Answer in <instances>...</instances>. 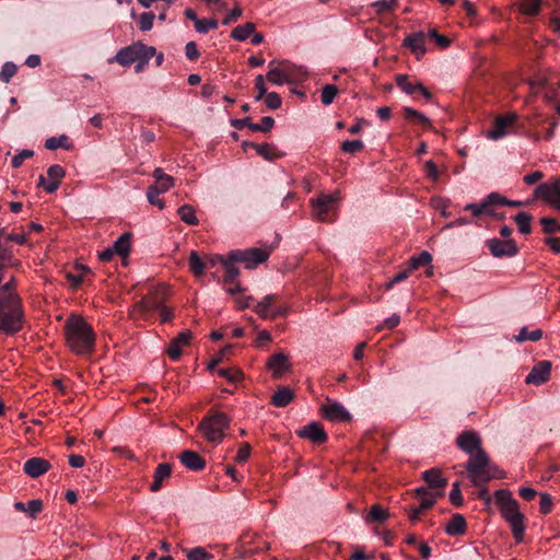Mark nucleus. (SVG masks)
I'll return each instance as SVG.
<instances>
[{"label": "nucleus", "mask_w": 560, "mask_h": 560, "mask_svg": "<svg viewBox=\"0 0 560 560\" xmlns=\"http://www.w3.org/2000/svg\"><path fill=\"white\" fill-rule=\"evenodd\" d=\"M67 346L77 354H90L94 349L95 334L83 318L71 316L66 322Z\"/></svg>", "instance_id": "f257e3e1"}, {"label": "nucleus", "mask_w": 560, "mask_h": 560, "mask_svg": "<svg viewBox=\"0 0 560 560\" xmlns=\"http://www.w3.org/2000/svg\"><path fill=\"white\" fill-rule=\"evenodd\" d=\"M155 54V47L137 42L119 49L109 62L116 61L124 67L137 63L135 71L140 73L145 69L150 59L153 58Z\"/></svg>", "instance_id": "f03ea898"}, {"label": "nucleus", "mask_w": 560, "mask_h": 560, "mask_svg": "<svg viewBox=\"0 0 560 560\" xmlns=\"http://www.w3.org/2000/svg\"><path fill=\"white\" fill-rule=\"evenodd\" d=\"M307 71L288 60H271L268 63L267 80L275 85L291 84L303 81Z\"/></svg>", "instance_id": "7ed1b4c3"}, {"label": "nucleus", "mask_w": 560, "mask_h": 560, "mask_svg": "<svg viewBox=\"0 0 560 560\" xmlns=\"http://www.w3.org/2000/svg\"><path fill=\"white\" fill-rule=\"evenodd\" d=\"M495 501L500 506L502 516L511 525L513 535L517 542L523 540L524 516L518 510V504L508 490H498L494 493Z\"/></svg>", "instance_id": "20e7f679"}, {"label": "nucleus", "mask_w": 560, "mask_h": 560, "mask_svg": "<svg viewBox=\"0 0 560 560\" xmlns=\"http://www.w3.org/2000/svg\"><path fill=\"white\" fill-rule=\"evenodd\" d=\"M466 469L468 478L475 486H481L495 477L490 468L489 456L483 450L469 455Z\"/></svg>", "instance_id": "39448f33"}, {"label": "nucleus", "mask_w": 560, "mask_h": 560, "mask_svg": "<svg viewBox=\"0 0 560 560\" xmlns=\"http://www.w3.org/2000/svg\"><path fill=\"white\" fill-rule=\"evenodd\" d=\"M229 424L230 419L226 415L214 412L206 417L198 425V429L209 442L218 444L223 440L224 431L229 428Z\"/></svg>", "instance_id": "423d86ee"}, {"label": "nucleus", "mask_w": 560, "mask_h": 560, "mask_svg": "<svg viewBox=\"0 0 560 560\" xmlns=\"http://www.w3.org/2000/svg\"><path fill=\"white\" fill-rule=\"evenodd\" d=\"M339 199L338 191L320 194L317 198L311 199L314 218L323 222L330 221V214L336 210Z\"/></svg>", "instance_id": "0eeeda50"}, {"label": "nucleus", "mask_w": 560, "mask_h": 560, "mask_svg": "<svg viewBox=\"0 0 560 560\" xmlns=\"http://www.w3.org/2000/svg\"><path fill=\"white\" fill-rule=\"evenodd\" d=\"M270 256L269 248L252 247L247 249H234L229 252L231 260L244 264L245 268L253 269L259 264H262Z\"/></svg>", "instance_id": "6e6552de"}, {"label": "nucleus", "mask_w": 560, "mask_h": 560, "mask_svg": "<svg viewBox=\"0 0 560 560\" xmlns=\"http://www.w3.org/2000/svg\"><path fill=\"white\" fill-rule=\"evenodd\" d=\"M276 294L264 296L262 300L255 305L254 312L262 319H275L276 317L285 316L288 307L276 304Z\"/></svg>", "instance_id": "1a4fd4ad"}, {"label": "nucleus", "mask_w": 560, "mask_h": 560, "mask_svg": "<svg viewBox=\"0 0 560 560\" xmlns=\"http://www.w3.org/2000/svg\"><path fill=\"white\" fill-rule=\"evenodd\" d=\"M322 416L332 422H348L351 420V413L343 405L330 398H326V404L320 406Z\"/></svg>", "instance_id": "9d476101"}, {"label": "nucleus", "mask_w": 560, "mask_h": 560, "mask_svg": "<svg viewBox=\"0 0 560 560\" xmlns=\"http://www.w3.org/2000/svg\"><path fill=\"white\" fill-rule=\"evenodd\" d=\"M535 195L545 199L555 209L560 210V178L539 185L535 189Z\"/></svg>", "instance_id": "9b49d317"}, {"label": "nucleus", "mask_w": 560, "mask_h": 560, "mask_svg": "<svg viewBox=\"0 0 560 560\" xmlns=\"http://www.w3.org/2000/svg\"><path fill=\"white\" fill-rule=\"evenodd\" d=\"M47 175L49 177L48 180L43 175L39 176L37 186L52 194L59 188L60 180L65 177L66 172L62 166L55 164L48 167Z\"/></svg>", "instance_id": "f8f14e48"}, {"label": "nucleus", "mask_w": 560, "mask_h": 560, "mask_svg": "<svg viewBox=\"0 0 560 560\" xmlns=\"http://www.w3.org/2000/svg\"><path fill=\"white\" fill-rule=\"evenodd\" d=\"M517 116L510 114L508 116H499L494 120L493 128L487 132V137L491 140H500L510 132V128L516 121Z\"/></svg>", "instance_id": "ddd939ff"}, {"label": "nucleus", "mask_w": 560, "mask_h": 560, "mask_svg": "<svg viewBox=\"0 0 560 560\" xmlns=\"http://www.w3.org/2000/svg\"><path fill=\"white\" fill-rule=\"evenodd\" d=\"M487 245L494 257H512L517 253V247L512 240L491 238Z\"/></svg>", "instance_id": "4468645a"}, {"label": "nucleus", "mask_w": 560, "mask_h": 560, "mask_svg": "<svg viewBox=\"0 0 560 560\" xmlns=\"http://www.w3.org/2000/svg\"><path fill=\"white\" fill-rule=\"evenodd\" d=\"M551 362L544 360L533 366L530 372L525 378L526 384L541 385L550 377Z\"/></svg>", "instance_id": "2eb2a0df"}, {"label": "nucleus", "mask_w": 560, "mask_h": 560, "mask_svg": "<svg viewBox=\"0 0 560 560\" xmlns=\"http://www.w3.org/2000/svg\"><path fill=\"white\" fill-rule=\"evenodd\" d=\"M457 446L465 453L471 455L481 448V440L479 435L474 431H465L457 438Z\"/></svg>", "instance_id": "dca6fc26"}, {"label": "nucleus", "mask_w": 560, "mask_h": 560, "mask_svg": "<svg viewBox=\"0 0 560 560\" xmlns=\"http://www.w3.org/2000/svg\"><path fill=\"white\" fill-rule=\"evenodd\" d=\"M298 435L302 439L312 441L315 444H322L327 440V433L318 422H311L298 431Z\"/></svg>", "instance_id": "f3484780"}, {"label": "nucleus", "mask_w": 560, "mask_h": 560, "mask_svg": "<svg viewBox=\"0 0 560 560\" xmlns=\"http://www.w3.org/2000/svg\"><path fill=\"white\" fill-rule=\"evenodd\" d=\"M266 366L273 378H279L290 369L288 355L283 352L275 353L268 359Z\"/></svg>", "instance_id": "a211bd4d"}, {"label": "nucleus", "mask_w": 560, "mask_h": 560, "mask_svg": "<svg viewBox=\"0 0 560 560\" xmlns=\"http://www.w3.org/2000/svg\"><path fill=\"white\" fill-rule=\"evenodd\" d=\"M396 83L406 94L412 95L416 92H420L427 100H431L432 97V94L425 86H423L421 82H409V78L407 74H398L396 77Z\"/></svg>", "instance_id": "6ab92c4d"}, {"label": "nucleus", "mask_w": 560, "mask_h": 560, "mask_svg": "<svg viewBox=\"0 0 560 560\" xmlns=\"http://www.w3.org/2000/svg\"><path fill=\"white\" fill-rule=\"evenodd\" d=\"M423 479L428 483L431 491L436 494H443V490L447 485V480L442 477V472L438 468H431L423 472Z\"/></svg>", "instance_id": "aec40b11"}, {"label": "nucleus", "mask_w": 560, "mask_h": 560, "mask_svg": "<svg viewBox=\"0 0 560 560\" xmlns=\"http://www.w3.org/2000/svg\"><path fill=\"white\" fill-rule=\"evenodd\" d=\"M50 463L42 457H32L24 463V472L31 478H37L50 468Z\"/></svg>", "instance_id": "412c9836"}, {"label": "nucleus", "mask_w": 560, "mask_h": 560, "mask_svg": "<svg viewBox=\"0 0 560 560\" xmlns=\"http://www.w3.org/2000/svg\"><path fill=\"white\" fill-rule=\"evenodd\" d=\"M152 176L154 177L155 183L148 188L151 191L164 194L174 185V178L166 174L161 167L155 168Z\"/></svg>", "instance_id": "4be33fe9"}, {"label": "nucleus", "mask_w": 560, "mask_h": 560, "mask_svg": "<svg viewBox=\"0 0 560 560\" xmlns=\"http://www.w3.org/2000/svg\"><path fill=\"white\" fill-rule=\"evenodd\" d=\"M191 334L188 330L182 331L176 338H174L167 348V354L173 360L179 359L183 352V348L189 343Z\"/></svg>", "instance_id": "5701e85b"}, {"label": "nucleus", "mask_w": 560, "mask_h": 560, "mask_svg": "<svg viewBox=\"0 0 560 560\" xmlns=\"http://www.w3.org/2000/svg\"><path fill=\"white\" fill-rule=\"evenodd\" d=\"M180 463L189 470L198 471L205 468V459L196 452L186 450L178 456Z\"/></svg>", "instance_id": "b1692460"}, {"label": "nucleus", "mask_w": 560, "mask_h": 560, "mask_svg": "<svg viewBox=\"0 0 560 560\" xmlns=\"http://www.w3.org/2000/svg\"><path fill=\"white\" fill-rule=\"evenodd\" d=\"M172 474V466L168 463L160 464L153 474V482L150 486L152 492H158L163 487L164 480L168 479Z\"/></svg>", "instance_id": "393cba45"}, {"label": "nucleus", "mask_w": 560, "mask_h": 560, "mask_svg": "<svg viewBox=\"0 0 560 560\" xmlns=\"http://www.w3.org/2000/svg\"><path fill=\"white\" fill-rule=\"evenodd\" d=\"M405 45L420 59L425 52L424 34L415 33L406 37Z\"/></svg>", "instance_id": "a878e982"}, {"label": "nucleus", "mask_w": 560, "mask_h": 560, "mask_svg": "<svg viewBox=\"0 0 560 560\" xmlns=\"http://www.w3.org/2000/svg\"><path fill=\"white\" fill-rule=\"evenodd\" d=\"M445 532L450 536H458L466 532V521L462 514H454L445 526Z\"/></svg>", "instance_id": "bb28decb"}, {"label": "nucleus", "mask_w": 560, "mask_h": 560, "mask_svg": "<svg viewBox=\"0 0 560 560\" xmlns=\"http://www.w3.org/2000/svg\"><path fill=\"white\" fill-rule=\"evenodd\" d=\"M293 392L284 386H281L271 397V402L278 408L288 406L293 399Z\"/></svg>", "instance_id": "cd10ccee"}, {"label": "nucleus", "mask_w": 560, "mask_h": 560, "mask_svg": "<svg viewBox=\"0 0 560 560\" xmlns=\"http://www.w3.org/2000/svg\"><path fill=\"white\" fill-rule=\"evenodd\" d=\"M162 302L153 295L144 296L141 301H139L135 308L139 311L142 315L151 313L153 311L160 310Z\"/></svg>", "instance_id": "c85d7f7f"}, {"label": "nucleus", "mask_w": 560, "mask_h": 560, "mask_svg": "<svg viewBox=\"0 0 560 560\" xmlns=\"http://www.w3.org/2000/svg\"><path fill=\"white\" fill-rule=\"evenodd\" d=\"M11 285H12V281H10L9 283H5L4 285L0 287V294H1V300H4V298L7 296H14L18 299L19 301V306H20V311H21V318H20V322L18 323V328L15 329V334L21 331L22 328H23V325H24V322H25V314H24V308H23V303H22V300L21 298L19 296V294L14 291H11Z\"/></svg>", "instance_id": "c756f323"}, {"label": "nucleus", "mask_w": 560, "mask_h": 560, "mask_svg": "<svg viewBox=\"0 0 560 560\" xmlns=\"http://www.w3.org/2000/svg\"><path fill=\"white\" fill-rule=\"evenodd\" d=\"M14 509L19 512L27 513L32 518H35L36 515L43 510V502L39 499L31 500L27 504L23 502H15Z\"/></svg>", "instance_id": "7c9ffc66"}, {"label": "nucleus", "mask_w": 560, "mask_h": 560, "mask_svg": "<svg viewBox=\"0 0 560 560\" xmlns=\"http://www.w3.org/2000/svg\"><path fill=\"white\" fill-rule=\"evenodd\" d=\"M255 32V24L252 23V22H246L245 24L243 25H238L236 26L232 33H231V37L234 39V40H237V42H244L252 34H254Z\"/></svg>", "instance_id": "2f4dec72"}, {"label": "nucleus", "mask_w": 560, "mask_h": 560, "mask_svg": "<svg viewBox=\"0 0 560 560\" xmlns=\"http://www.w3.org/2000/svg\"><path fill=\"white\" fill-rule=\"evenodd\" d=\"M112 247L116 255L126 258L130 250V234L124 233L120 235Z\"/></svg>", "instance_id": "473e14b6"}, {"label": "nucleus", "mask_w": 560, "mask_h": 560, "mask_svg": "<svg viewBox=\"0 0 560 560\" xmlns=\"http://www.w3.org/2000/svg\"><path fill=\"white\" fill-rule=\"evenodd\" d=\"M235 262H237V261L236 260H231L230 257H229V253H228L225 255V260H224V264L222 266L224 271H225V275H224V282L225 283H233L235 281V279L238 277L240 270L234 265Z\"/></svg>", "instance_id": "72a5a7b5"}, {"label": "nucleus", "mask_w": 560, "mask_h": 560, "mask_svg": "<svg viewBox=\"0 0 560 560\" xmlns=\"http://www.w3.org/2000/svg\"><path fill=\"white\" fill-rule=\"evenodd\" d=\"M542 338V330L541 329H534L529 331L527 327H522L516 336H514V339L516 342H524V341H538Z\"/></svg>", "instance_id": "f704fd0d"}, {"label": "nucleus", "mask_w": 560, "mask_h": 560, "mask_svg": "<svg viewBox=\"0 0 560 560\" xmlns=\"http://www.w3.org/2000/svg\"><path fill=\"white\" fill-rule=\"evenodd\" d=\"M189 268L196 277L203 275L206 262L199 257L198 253L192 250L188 259Z\"/></svg>", "instance_id": "c9c22d12"}, {"label": "nucleus", "mask_w": 560, "mask_h": 560, "mask_svg": "<svg viewBox=\"0 0 560 560\" xmlns=\"http://www.w3.org/2000/svg\"><path fill=\"white\" fill-rule=\"evenodd\" d=\"M177 213L180 220L189 225H197L198 219L195 213V209L189 205H184L178 208Z\"/></svg>", "instance_id": "e433bc0d"}, {"label": "nucleus", "mask_w": 560, "mask_h": 560, "mask_svg": "<svg viewBox=\"0 0 560 560\" xmlns=\"http://www.w3.org/2000/svg\"><path fill=\"white\" fill-rule=\"evenodd\" d=\"M89 271V268L84 265H77L73 271L67 272L68 280L72 283V287H78L83 280L84 275Z\"/></svg>", "instance_id": "4c0bfd02"}, {"label": "nucleus", "mask_w": 560, "mask_h": 560, "mask_svg": "<svg viewBox=\"0 0 560 560\" xmlns=\"http://www.w3.org/2000/svg\"><path fill=\"white\" fill-rule=\"evenodd\" d=\"M45 147L48 149V150H56L58 148H63V149H70L71 145L69 143V139L66 135H61L59 137H50L46 140L45 142Z\"/></svg>", "instance_id": "58836bf2"}, {"label": "nucleus", "mask_w": 560, "mask_h": 560, "mask_svg": "<svg viewBox=\"0 0 560 560\" xmlns=\"http://www.w3.org/2000/svg\"><path fill=\"white\" fill-rule=\"evenodd\" d=\"M404 113L406 119L413 120L418 124H421L423 126L429 127L430 126V119L422 113L411 108V107H404Z\"/></svg>", "instance_id": "ea45409f"}, {"label": "nucleus", "mask_w": 560, "mask_h": 560, "mask_svg": "<svg viewBox=\"0 0 560 560\" xmlns=\"http://www.w3.org/2000/svg\"><path fill=\"white\" fill-rule=\"evenodd\" d=\"M431 260V254L429 252L423 250L420 255L410 258L409 270H416L421 266L430 265Z\"/></svg>", "instance_id": "a19ab883"}, {"label": "nucleus", "mask_w": 560, "mask_h": 560, "mask_svg": "<svg viewBox=\"0 0 560 560\" xmlns=\"http://www.w3.org/2000/svg\"><path fill=\"white\" fill-rule=\"evenodd\" d=\"M188 560H211L212 555L207 552L203 547H195L191 549H184Z\"/></svg>", "instance_id": "79ce46f5"}, {"label": "nucleus", "mask_w": 560, "mask_h": 560, "mask_svg": "<svg viewBox=\"0 0 560 560\" xmlns=\"http://www.w3.org/2000/svg\"><path fill=\"white\" fill-rule=\"evenodd\" d=\"M254 147L256 149V152L267 161H273L280 156L276 149L268 143L254 144Z\"/></svg>", "instance_id": "37998d69"}, {"label": "nucleus", "mask_w": 560, "mask_h": 560, "mask_svg": "<svg viewBox=\"0 0 560 560\" xmlns=\"http://www.w3.org/2000/svg\"><path fill=\"white\" fill-rule=\"evenodd\" d=\"M532 215L526 212H520L515 215V222L522 234H528L532 231L530 228Z\"/></svg>", "instance_id": "c03bdc74"}, {"label": "nucleus", "mask_w": 560, "mask_h": 560, "mask_svg": "<svg viewBox=\"0 0 560 560\" xmlns=\"http://www.w3.org/2000/svg\"><path fill=\"white\" fill-rule=\"evenodd\" d=\"M541 0H523L521 12L526 15H537L540 12Z\"/></svg>", "instance_id": "a18cd8bd"}, {"label": "nucleus", "mask_w": 560, "mask_h": 560, "mask_svg": "<svg viewBox=\"0 0 560 560\" xmlns=\"http://www.w3.org/2000/svg\"><path fill=\"white\" fill-rule=\"evenodd\" d=\"M387 511L384 510L381 505H373L370 510V513L365 517L366 522H380L383 523L387 518Z\"/></svg>", "instance_id": "49530a36"}, {"label": "nucleus", "mask_w": 560, "mask_h": 560, "mask_svg": "<svg viewBox=\"0 0 560 560\" xmlns=\"http://www.w3.org/2000/svg\"><path fill=\"white\" fill-rule=\"evenodd\" d=\"M398 0H377L372 3L376 13L381 14L386 11H392L397 7Z\"/></svg>", "instance_id": "de8ad7c7"}, {"label": "nucleus", "mask_w": 560, "mask_h": 560, "mask_svg": "<svg viewBox=\"0 0 560 560\" xmlns=\"http://www.w3.org/2000/svg\"><path fill=\"white\" fill-rule=\"evenodd\" d=\"M466 211H471L475 217H479L480 214H491V210L488 209L485 200L479 203H468L464 208Z\"/></svg>", "instance_id": "09e8293b"}, {"label": "nucleus", "mask_w": 560, "mask_h": 560, "mask_svg": "<svg viewBox=\"0 0 560 560\" xmlns=\"http://www.w3.org/2000/svg\"><path fill=\"white\" fill-rule=\"evenodd\" d=\"M275 120L272 117L266 116L262 117L261 121L258 124L252 122L249 125V129L253 131L267 132L273 127Z\"/></svg>", "instance_id": "8fccbe9b"}, {"label": "nucleus", "mask_w": 560, "mask_h": 560, "mask_svg": "<svg viewBox=\"0 0 560 560\" xmlns=\"http://www.w3.org/2000/svg\"><path fill=\"white\" fill-rule=\"evenodd\" d=\"M217 27L218 21L215 19H200V21H197L195 30L198 33L205 34L210 30H215Z\"/></svg>", "instance_id": "3c124183"}, {"label": "nucleus", "mask_w": 560, "mask_h": 560, "mask_svg": "<svg viewBox=\"0 0 560 560\" xmlns=\"http://www.w3.org/2000/svg\"><path fill=\"white\" fill-rule=\"evenodd\" d=\"M337 88L332 84H327L322 90V103L324 105H329L332 103L335 96L337 95Z\"/></svg>", "instance_id": "603ef678"}, {"label": "nucleus", "mask_w": 560, "mask_h": 560, "mask_svg": "<svg viewBox=\"0 0 560 560\" xmlns=\"http://www.w3.org/2000/svg\"><path fill=\"white\" fill-rule=\"evenodd\" d=\"M217 373L230 383H236L242 378V373L236 369H219Z\"/></svg>", "instance_id": "864d4df0"}, {"label": "nucleus", "mask_w": 560, "mask_h": 560, "mask_svg": "<svg viewBox=\"0 0 560 560\" xmlns=\"http://www.w3.org/2000/svg\"><path fill=\"white\" fill-rule=\"evenodd\" d=\"M16 73V66L13 62H5L0 71V80L8 83Z\"/></svg>", "instance_id": "5fc2aeb1"}, {"label": "nucleus", "mask_w": 560, "mask_h": 560, "mask_svg": "<svg viewBox=\"0 0 560 560\" xmlns=\"http://www.w3.org/2000/svg\"><path fill=\"white\" fill-rule=\"evenodd\" d=\"M265 104L270 109H278L281 107L282 100L277 92L267 93L265 96Z\"/></svg>", "instance_id": "6e6d98bb"}, {"label": "nucleus", "mask_w": 560, "mask_h": 560, "mask_svg": "<svg viewBox=\"0 0 560 560\" xmlns=\"http://www.w3.org/2000/svg\"><path fill=\"white\" fill-rule=\"evenodd\" d=\"M155 15L152 12H144L140 15L139 27L143 32H148L153 27Z\"/></svg>", "instance_id": "4d7b16f0"}, {"label": "nucleus", "mask_w": 560, "mask_h": 560, "mask_svg": "<svg viewBox=\"0 0 560 560\" xmlns=\"http://www.w3.org/2000/svg\"><path fill=\"white\" fill-rule=\"evenodd\" d=\"M33 155H34L33 150L24 149V150L20 151L11 160L12 167H14V168L20 167L26 159H30Z\"/></svg>", "instance_id": "13d9d810"}, {"label": "nucleus", "mask_w": 560, "mask_h": 560, "mask_svg": "<svg viewBox=\"0 0 560 560\" xmlns=\"http://www.w3.org/2000/svg\"><path fill=\"white\" fill-rule=\"evenodd\" d=\"M364 147L361 140H346L341 143V150L347 153H355Z\"/></svg>", "instance_id": "bf43d9fd"}, {"label": "nucleus", "mask_w": 560, "mask_h": 560, "mask_svg": "<svg viewBox=\"0 0 560 560\" xmlns=\"http://www.w3.org/2000/svg\"><path fill=\"white\" fill-rule=\"evenodd\" d=\"M450 501L452 504L456 506H460L463 504V497L460 493V488L458 482H454L452 486V490L450 492Z\"/></svg>", "instance_id": "052dcab7"}, {"label": "nucleus", "mask_w": 560, "mask_h": 560, "mask_svg": "<svg viewBox=\"0 0 560 560\" xmlns=\"http://www.w3.org/2000/svg\"><path fill=\"white\" fill-rule=\"evenodd\" d=\"M540 223L546 233H553L560 231V224L552 218H541Z\"/></svg>", "instance_id": "680f3d73"}, {"label": "nucleus", "mask_w": 560, "mask_h": 560, "mask_svg": "<svg viewBox=\"0 0 560 560\" xmlns=\"http://www.w3.org/2000/svg\"><path fill=\"white\" fill-rule=\"evenodd\" d=\"M242 9L238 4H236L223 19L222 24L229 25L235 21H237L242 16Z\"/></svg>", "instance_id": "e2e57ef3"}, {"label": "nucleus", "mask_w": 560, "mask_h": 560, "mask_svg": "<svg viewBox=\"0 0 560 560\" xmlns=\"http://www.w3.org/2000/svg\"><path fill=\"white\" fill-rule=\"evenodd\" d=\"M483 200L487 203L488 209H490L491 206H494V205L504 206V202H508V199L500 196L498 192L489 194Z\"/></svg>", "instance_id": "0e129e2a"}, {"label": "nucleus", "mask_w": 560, "mask_h": 560, "mask_svg": "<svg viewBox=\"0 0 560 560\" xmlns=\"http://www.w3.org/2000/svg\"><path fill=\"white\" fill-rule=\"evenodd\" d=\"M255 88L258 91L256 101H260L267 94V88L265 85V78L261 74H258L255 79Z\"/></svg>", "instance_id": "69168bd1"}, {"label": "nucleus", "mask_w": 560, "mask_h": 560, "mask_svg": "<svg viewBox=\"0 0 560 560\" xmlns=\"http://www.w3.org/2000/svg\"><path fill=\"white\" fill-rule=\"evenodd\" d=\"M441 497V494H436L433 491L430 492V495L420 498V506L422 511L430 509L436 501V499Z\"/></svg>", "instance_id": "338daca9"}, {"label": "nucleus", "mask_w": 560, "mask_h": 560, "mask_svg": "<svg viewBox=\"0 0 560 560\" xmlns=\"http://www.w3.org/2000/svg\"><path fill=\"white\" fill-rule=\"evenodd\" d=\"M428 36L431 39H434L436 44L441 47H447L450 45V39L444 35L439 34L435 30H430L428 32Z\"/></svg>", "instance_id": "774afa93"}]
</instances>
